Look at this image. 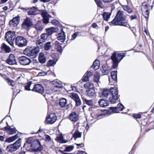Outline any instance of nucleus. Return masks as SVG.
I'll use <instances>...</instances> for the list:
<instances>
[{
    "instance_id": "obj_1",
    "label": "nucleus",
    "mask_w": 154,
    "mask_h": 154,
    "mask_svg": "<svg viewBox=\"0 0 154 154\" xmlns=\"http://www.w3.org/2000/svg\"><path fill=\"white\" fill-rule=\"evenodd\" d=\"M109 91L111 94L109 98V101L112 104L116 102L118 98V90L116 87H111L109 91L108 89H104L103 91L102 95L104 97H106L108 96Z\"/></svg>"
},
{
    "instance_id": "obj_2",
    "label": "nucleus",
    "mask_w": 154,
    "mask_h": 154,
    "mask_svg": "<svg viewBox=\"0 0 154 154\" xmlns=\"http://www.w3.org/2000/svg\"><path fill=\"white\" fill-rule=\"evenodd\" d=\"M124 13V12L123 11H118L116 16L114 20L111 21L112 23L114 25L126 26L127 23L125 22L126 16H123Z\"/></svg>"
},
{
    "instance_id": "obj_3",
    "label": "nucleus",
    "mask_w": 154,
    "mask_h": 154,
    "mask_svg": "<svg viewBox=\"0 0 154 154\" xmlns=\"http://www.w3.org/2000/svg\"><path fill=\"white\" fill-rule=\"evenodd\" d=\"M126 53L125 52L116 54L114 53L111 57V59L112 60L113 64L112 68L115 69L118 66V63L121 61L125 56Z\"/></svg>"
},
{
    "instance_id": "obj_4",
    "label": "nucleus",
    "mask_w": 154,
    "mask_h": 154,
    "mask_svg": "<svg viewBox=\"0 0 154 154\" xmlns=\"http://www.w3.org/2000/svg\"><path fill=\"white\" fill-rule=\"evenodd\" d=\"M39 52V49L38 48H33L29 46H27L23 51L25 54L28 56H36Z\"/></svg>"
},
{
    "instance_id": "obj_5",
    "label": "nucleus",
    "mask_w": 154,
    "mask_h": 154,
    "mask_svg": "<svg viewBox=\"0 0 154 154\" xmlns=\"http://www.w3.org/2000/svg\"><path fill=\"white\" fill-rule=\"evenodd\" d=\"M15 35V32L11 31H8L5 34V38L6 41L13 47H14Z\"/></svg>"
},
{
    "instance_id": "obj_6",
    "label": "nucleus",
    "mask_w": 154,
    "mask_h": 154,
    "mask_svg": "<svg viewBox=\"0 0 154 154\" xmlns=\"http://www.w3.org/2000/svg\"><path fill=\"white\" fill-rule=\"evenodd\" d=\"M21 139L19 138L13 144L7 146V150L8 152H12L17 150L21 146Z\"/></svg>"
},
{
    "instance_id": "obj_7",
    "label": "nucleus",
    "mask_w": 154,
    "mask_h": 154,
    "mask_svg": "<svg viewBox=\"0 0 154 154\" xmlns=\"http://www.w3.org/2000/svg\"><path fill=\"white\" fill-rule=\"evenodd\" d=\"M15 44L19 47H23L27 45V42L24 37L17 36L15 39Z\"/></svg>"
},
{
    "instance_id": "obj_8",
    "label": "nucleus",
    "mask_w": 154,
    "mask_h": 154,
    "mask_svg": "<svg viewBox=\"0 0 154 154\" xmlns=\"http://www.w3.org/2000/svg\"><path fill=\"white\" fill-rule=\"evenodd\" d=\"M150 7L149 4L146 2L143 3L141 7V11L142 14L146 18H148L149 14V8Z\"/></svg>"
},
{
    "instance_id": "obj_9",
    "label": "nucleus",
    "mask_w": 154,
    "mask_h": 154,
    "mask_svg": "<svg viewBox=\"0 0 154 154\" xmlns=\"http://www.w3.org/2000/svg\"><path fill=\"white\" fill-rule=\"evenodd\" d=\"M32 25L33 22L31 18L27 17L26 18L24 19L22 25V26L23 28L28 30Z\"/></svg>"
},
{
    "instance_id": "obj_10",
    "label": "nucleus",
    "mask_w": 154,
    "mask_h": 154,
    "mask_svg": "<svg viewBox=\"0 0 154 154\" xmlns=\"http://www.w3.org/2000/svg\"><path fill=\"white\" fill-rule=\"evenodd\" d=\"M69 96L75 101V106H78L81 105V100L77 94L75 93H72L70 94Z\"/></svg>"
},
{
    "instance_id": "obj_11",
    "label": "nucleus",
    "mask_w": 154,
    "mask_h": 154,
    "mask_svg": "<svg viewBox=\"0 0 154 154\" xmlns=\"http://www.w3.org/2000/svg\"><path fill=\"white\" fill-rule=\"evenodd\" d=\"M6 62L7 63L11 65L16 64L17 61L14 55L13 54H10L6 60Z\"/></svg>"
},
{
    "instance_id": "obj_12",
    "label": "nucleus",
    "mask_w": 154,
    "mask_h": 154,
    "mask_svg": "<svg viewBox=\"0 0 154 154\" xmlns=\"http://www.w3.org/2000/svg\"><path fill=\"white\" fill-rule=\"evenodd\" d=\"M19 61L20 63L23 65H29L31 62V60L29 58L24 56L20 57Z\"/></svg>"
},
{
    "instance_id": "obj_13",
    "label": "nucleus",
    "mask_w": 154,
    "mask_h": 154,
    "mask_svg": "<svg viewBox=\"0 0 154 154\" xmlns=\"http://www.w3.org/2000/svg\"><path fill=\"white\" fill-rule=\"evenodd\" d=\"M32 90L33 91L42 94L44 92V89L41 85L38 84L34 85Z\"/></svg>"
},
{
    "instance_id": "obj_14",
    "label": "nucleus",
    "mask_w": 154,
    "mask_h": 154,
    "mask_svg": "<svg viewBox=\"0 0 154 154\" xmlns=\"http://www.w3.org/2000/svg\"><path fill=\"white\" fill-rule=\"evenodd\" d=\"M57 117L55 114L51 113L47 118L46 122L48 124H52L56 121Z\"/></svg>"
},
{
    "instance_id": "obj_15",
    "label": "nucleus",
    "mask_w": 154,
    "mask_h": 154,
    "mask_svg": "<svg viewBox=\"0 0 154 154\" xmlns=\"http://www.w3.org/2000/svg\"><path fill=\"white\" fill-rule=\"evenodd\" d=\"M20 17L17 16L10 21L9 22V24L11 26H16L20 22Z\"/></svg>"
},
{
    "instance_id": "obj_16",
    "label": "nucleus",
    "mask_w": 154,
    "mask_h": 154,
    "mask_svg": "<svg viewBox=\"0 0 154 154\" xmlns=\"http://www.w3.org/2000/svg\"><path fill=\"white\" fill-rule=\"evenodd\" d=\"M69 119L72 122H77L79 119L78 116L77 114L74 112H72L68 116Z\"/></svg>"
},
{
    "instance_id": "obj_17",
    "label": "nucleus",
    "mask_w": 154,
    "mask_h": 154,
    "mask_svg": "<svg viewBox=\"0 0 154 154\" xmlns=\"http://www.w3.org/2000/svg\"><path fill=\"white\" fill-rule=\"evenodd\" d=\"M124 107L122 104L121 103H119L117 107H111L110 108V109L112 110L114 113H118L119 111H122Z\"/></svg>"
},
{
    "instance_id": "obj_18",
    "label": "nucleus",
    "mask_w": 154,
    "mask_h": 154,
    "mask_svg": "<svg viewBox=\"0 0 154 154\" xmlns=\"http://www.w3.org/2000/svg\"><path fill=\"white\" fill-rule=\"evenodd\" d=\"M86 93L87 96L90 98H94L96 96V93L94 89H89L86 91Z\"/></svg>"
},
{
    "instance_id": "obj_19",
    "label": "nucleus",
    "mask_w": 154,
    "mask_h": 154,
    "mask_svg": "<svg viewBox=\"0 0 154 154\" xmlns=\"http://www.w3.org/2000/svg\"><path fill=\"white\" fill-rule=\"evenodd\" d=\"M103 112L100 110H97L91 114L92 117L94 118L97 119L99 116L104 115Z\"/></svg>"
},
{
    "instance_id": "obj_20",
    "label": "nucleus",
    "mask_w": 154,
    "mask_h": 154,
    "mask_svg": "<svg viewBox=\"0 0 154 154\" xmlns=\"http://www.w3.org/2000/svg\"><path fill=\"white\" fill-rule=\"evenodd\" d=\"M93 74L92 72L87 71L82 78V81L86 82L89 80V78Z\"/></svg>"
},
{
    "instance_id": "obj_21",
    "label": "nucleus",
    "mask_w": 154,
    "mask_h": 154,
    "mask_svg": "<svg viewBox=\"0 0 154 154\" xmlns=\"http://www.w3.org/2000/svg\"><path fill=\"white\" fill-rule=\"evenodd\" d=\"M98 103L99 106L101 107H104L108 106L109 104V101L105 99H100Z\"/></svg>"
},
{
    "instance_id": "obj_22",
    "label": "nucleus",
    "mask_w": 154,
    "mask_h": 154,
    "mask_svg": "<svg viewBox=\"0 0 154 154\" xmlns=\"http://www.w3.org/2000/svg\"><path fill=\"white\" fill-rule=\"evenodd\" d=\"M38 11L37 8L35 7H33L30 8H29L27 11L28 14L29 15H35L37 13L36 12Z\"/></svg>"
},
{
    "instance_id": "obj_23",
    "label": "nucleus",
    "mask_w": 154,
    "mask_h": 154,
    "mask_svg": "<svg viewBox=\"0 0 154 154\" xmlns=\"http://www.w3.org/2000/svg\"><path fill=\"white\" fill-rule=\"evenodd\" d=\"M46 33L48 36L51 35L53 33L57 32L58 30V29L57 28L54 27H51L46 29Z\"/></svg>"
},
{
    "instance_id": "obj_24",
    "label": "nucleus",
    "mask_w": 154,
    "mask_h": 154,
    "mask_svg": "<svg viewBox=\"0 0 154 154\" xmlns=\"http://www.w3.org/2000/svg\"><path fill=\"white\" fill-rule=\"evenodd\" d=\"M54 44V47L57 50V51L61 53L62 52L63 49L61 46V44L57 41H55L53 43Z\"/></svg>"
},
{
    "instance_id": "obj_25",
    "label": "nucleus",
    "mask_w": 154,
    "mask_h": 154,
    "mask_svg": "<svg viewBox=\"0 0 154 154\" xmlns=\"http://www.w3.org/2000/svg\"><path fill=\"white\" fill-rule=\"evenodd\" d=\"M4 128L5 129V130L6 131V132L9 134H14L17 131V130L15 128H11L5 127Z\"/></svg>"
},
{
    "instance_id": "obj_26",
    "label": "nucleus",
    "mask_w": 154,
    "mask_h": 154,
    "mask_svg": "<svg viewBox=\"0 0 154 154\" xmlns=\"http://www.w3.org/2000/svg\"><path fill=\"white\" fill-rule=\"evenodd\" d=\"M38 60L39 62L41 63H44L46 62V59L43 53H40L38 56Z\"/></svg>"
},
{
    "instance_id": "obj_27",
    "label": "nucleus",
    "mask_w": 154,
    "mask_h": 154,
    "mask_svg": "<svg viewBox=\"0 0 154 154\" xmlns=\"http://www.w3.org/2000/svg\"><path fill=\"white\" fill-rule=\"evenodd\" d=\"M52 84L56 88H61L63 87L62 82L57 79L53 81Z\"/></svg>"
},
{
    "instance_id": "obj_28",
    "label": "nucleus",
    "mask_w": 154,
    "mask_h": 154,
    "mask_svg": "<svg viewBox=\"0 0 154 154\" xmlns=\"http://www.w3.org/2000/svg\"><path fill=\"white\" fill-rule=\"evenodd\" d=\"M55 140L57 142L60 143H65L68 141L64 140H63V137L62 134H59L55 139Z\"/></svg>"
},
{
    "instance_id": "obj_29",
    "label": "nucleus",
    "mask_w": 154,
    "mask_h": 154,
    "mask_svg": "<svg viewBox=\"0 0 154 154\" xmlns=\"http://www.w3.org/2000/svg\"><path fill=\"white\" fill-rule=\"evenodd\" d=\"M57 39L61 42L65 41V37L64 32L63 31L58 34V36L57 37Z\"/></svg>"
},
{
    "instance_id": "obj_30",
    "label": "nucleus",
    "mask_w": 154,
    "mask_h": 154,
    "mask_svg": "<svg viewBox=\"0 0 154 154\" xmlns=\"http://www.w3.org/2000/svg\"><path fill=\"white\" fill-rule=\"evenodd\" d=\"M100 63L99 60H96L93 63V64L91 66L92 68L94 69V70H96L100 67Z\"/></svg>"
},
{
    "instance_id": "obj_31",
    "label": "nucleus",
    "mask_w": 154,
    "mask_h": 154,
    "mask_svg": "<svg viewBox=\"0 0 154 154\" xmlns=\"http://www.w3.org/2000/svg\"><path fill=\"white\" fill-rule=\"evenodd\" d=\"M1 48L2 50H4L6 53H8L11 51V48L4 43L2 44Z\"/></svg>"
},
{
    "instance_id": "obj_32",
    "label": "nucleus",
    "mask_w": 154,
    "mask_h": 154,
    "mask_svg": "<svg viewBox=\"0 0 154 154\" xmlns=\"http://www.w3.org/2000/svg\"><path fill=\"white\" fill-rule=\"evenodd\" d=\"M35 27L37 30L38 31H42L44 28L43 26L40 22H38L35 25Z\"/></svg>"
},
{
    "instance_id": "obj_33",
    "label": "nucleus",
    "mask_w": 154,
    "mask_h": 154,
    "mask_svg": "<svg viewBox=\"0 0 154 154\" xmlns=\"http://www.w3.org/2000/svg\"><path fill=\"white\" fill-rule=\"evenodd\" d=\"M36 144L38 146V147L36 148H35L33 149V151L35 152H38V151H41L43 149V147L41 145L40 142L38 140H36L35 142Z\"/></svg>"
},
{
    "instance_id": "obj_34",
    "label": "nucleus",
    "mask_w": 154,
    "mask_h": 154,
    "mask_svg": "<svg viewBox=\"0 0 154 154\" xmlns=\"http://www.w3.org/2000/svg\"><path fill=\"white\" fill-rule=\"evenodd\" d=\"M54 41L52 40V42H48L45 44L44 47V49L46 51H48L52 47L51 44L53 43Z\"/></svg>"
},
{
    "instance_id": "obj_35",
    "label": "nucleus",
    "mask_w": 154,
    "mask_h": 154,
    "mask_svg": "<svg viewBox=\"0 0 154 154\" xmlns=\"http://www.w3.org/2000/svg\"><path fill=\"white\" fill-rule=\"evenodd\" d=\"M82 136V133L76 130L74 133L73 137L75 140L78 138H80Z\"/></svg>"
},
{
    "instance_id": "obj_36",
    "label": "nucleus",
    "mask_w": 154,
    "mask_h": 154,
    "mask_svg": "<svg viewBox=\"0 0 154 154\" xmlns=\"http://www.w3.org/2000/svg\"><path fill=\"white\" fill-rule=\"evenodd\" d=\"M57 59L50 60L47 63V65L48 66H51L55 65L57 61Z\"/></svg>"
},
{
    "instance_id": "obj_37",
    "label": "nucleus",
    "mask_w": 154,
    "mask_h": 154,
    "mask_svg": "<svg viewBox=\"0 0 154 154\" xmlns=\"http://www.w3.org/2000/svg\"><path fill=\"white\" fill-rule=\"evenodd\" d=\"M67 103V100L64 98L61 99L59 100V104L61 107L65 106Z\"/></svg>"
},
{
    "instance_id": "obj_38",
    "label": "nucleus",
    "mask_w": 154,
    "mask_h": 154,
    "mask_svg": "<svg viewBox=\"0 0 154 154\" xmlns=\"http://www.w3.org/2000/svg\"><path fill=\"white\" fill-rule=\"evenodd\" d=\"M18 137V135L16 134L12 137H9L6 140V142L8 143L11 142L17 139Z\"/></svg>"
},
{
    "instance_id": "obj_39",
    "label": "nucleus",
    "mask_w": 154,
    "mask_h": 154,
    "mask_svg": "<svg viewBox=\"0 0 154 154\" xmlns=\"http://www.w3.org/2000/svg\"><path fill=\"white\" fill-rule=\"evenodd\" d=\"M111 14L109 12H104L103 15V19L106 21H108L110 17Z\"/></svg>"
},
{
    "instance_id": "obj_40",
    "label": "nucleus",
    "mask_w": 154,
    "mask_h": 154,
    "mask_svg": "<svg viewBox=\"0 0 154 154\" xmlns=\"http://www.w3.org/2000/svg\"><path fill=\"white\" fill-rule=\"evenodd\" d=\"M84 87L85 88H88L89 89H93L94 88L93 84L90 82H88L84 85Z\"/></svg>"
},
{
    "instance_id": "obj_41",
    "label": "nucleus",
    "mask_w": 154,
    "mask_h": 154,
    "mask_svg": "<svg viewBox=\"0 0 154 154\" xmlns=\"http://www.w3.org/2000/svg\"><path fill=\"white\" fill-rule=\"evenodd\" d=\"M44 42L41 39H38L36 41V44L37 46V47L39 49V48H41L43 46V42Z\"/></svg>"
},
{
    "instance_id": "obj_42",
    "label": "nucleus",
    "mask_w": 154,
    "mask_h": 154,
    "mask_svg": "<svg viewBox=\"0 0 154 154\" xmlns=\"http://www.w3.org/2000/svg\"><path fill=\"white\" fill-rule=\"evenodd\" d=\"M117 71H112L111 72V76L112 79L115 81H117Z\"/></svg>"
},
{
    "instance_id": "obj_43",
    "label": "nucleus",
    "mask_w": 154,
    "mask_h": 154,
    "mask_svg": "<svg viewBox=\"0 0 154 154\" xmlns=\"http://www.w3.org/2000/svg\"><path fill=\"white\" fill-rule=\"evenodd\" d=\"M122 8L125 11H127L128 13H131L133 12V10L130 8L128 5H123Z\"/></svg>"
},
{
    "instance_id": "obj_44",
    "label": "nucleus",
    "mask_w": 154,
    "mask_h": 154,
    "mask_svg": "<svg viewBox=\"0 0 154 154\" xmlns=\"http://www.w3.org/2000/svg\"><path fill=\"white\" fill-rule=\"evenodd\" d=\"M100 75L99 73L96 72L94 75V80L96 82H98L99 81Z\"/></svg>"
},
{
    "instance_id": "obj_45",
    "label": "nucleus",
    "mask_w": 154,
    "mask_h": 154,
    "mask_svg": "<svg viewBox=\"0 0 154 154\" xmlns=\"http://www.w3.org/2000/svg\"><path fill=\"white\" fill-rule=\"evenodd\" d=\"M98 7L102 8H103L104 6L103 4L100 0H94Z\"/></svg>"
},
{
    "instance_id": "obj_46",
    "label": "nucleus",
    "mask_w": 154,
    "mask_h": 154,
    "mask_svg": "<svg viewBox=\"0 0 154 154\" xmlns=\"http://www.w3.org/2000/svg\"><path fill=\"white\" fill-rule=\"evenodd\" d=\"M5 80L7 82L9 85L12 86H14L15 83L13 80L8 78H6Z\"/></svg>"
},
{
    "instance_id": "obj_47",
    "label": "nucleus",
    "mask_w": 154,
    "mask_h": 154,
    "mask_svg": "<svg viewBox=\"0 0 154 154\" xmlns=\"http://www.w3.org/2000/svg\"><path fill=\"white\" fill-rule=\"evenodd\" d=\"M48 36L46 33H44L42 34L41 35V39L44 42L48 38Z\"/></svg>"
},
{
    "instance_id": "obj_48",
    "label": "nucleus",
    "mask_w": 154,
    "mask_h": 154,
    "mask_svg": "<svg viewBox=\"0 0 154 154\" xmlns=\"http://www.w3.org/2000/svg\"><path fill=\"white\" fill-rule=\"evenodd\" d=\"M74 146H68L66 147L65 149L64 150V152H70L72 151L73 149Z\"/></svg>"
},
{
    "instance_id": "obj_49",
    "label": "nucleus",
    "mask_w": 154,
    "mask_h": 154,
    "mask_svg": "<svg viewBox=\"0 0 154 154\" xmlns=\"http://www.w3.org/2000/svg\"><path fill=\"white\" fill-rule=\"evenodd\" d=\"M84 100L85 101V103L88 105L89 106H93V103L92 100H88L85 99Z\"/></svg>"
},
{
    "instance_id": "obj_50",
    "label": "nucleus",
    "mask_w": 154,
    "mask_h": 154,
    "mask_svg": "<svg viewBox=\"0 0 154 154\" xmlns=\"http://www.w3.org/2000/svg\"><path fill=\"white\" fill-rule=\"evenodd\" d=\"M102 72L103 74V75H106L109 73L108 70L106 69L105 68H103L101 69Z\"/></svg>"
},
{
    "instance_id": "obj_51",
    "label": "nucleus",
    "mask_w": 154,
    "mask_h": 154,
    "mask_svg": "<svg viewBox=\"0 0 154 154\" xmlns=\"http://www.w3.org/2000/svg\"><path fill=\"white\" fill-rule=\"evenodd\" d=\"M33 142V141L32 140V137L29 138L26 141V142L27 143L31 144L30 146L31 147H32V143Z\"/></svg>"
},
{
    "instance_id": "obj_52",
    "label": "nucleus",
    "mask_w": 154,
    "mask_h": 154,
    "mask_svg": "<svg viewBox=\"0 0 154 154\" xmlns=\"http://www.w3.org/2000/svg\"><path fill=\"white\" fill-rule=\"evenodd\" d=\"M31 84L30 83H28L25 86V88L26 90L27 91H30L31 89L30 88Z\"/></svg>"
},
{
    "instance_id": "obj_53",
    "label": "nucleus",
    "mask_w": 154,
    "mask_h": 154,
    "mask_svg": "<svg viewBox=\"0 0 154 154\" xmlns=\"http://www.w3.org/2000/svg\"><path fill=\"white\" fill-rule=\"evenodd\" d=\"M49 17H45L43 18V21L44 23L47 24L49 22Z\"/></svg>"
},
{
    "instance_id": "obj_54",
    "label": "nucleus",
    "mask_w": 154,
    "mask_h": 154,
    "mask_svg": "<svg viewBox=\"0 0 154 154\" xmlns=\"http://www.w3.org/2000/svg\"><path fill=\"white\" fill-rule=\"evenodd\" d=\"M42 15L43 16V18L49 17V15L48 13L44 11H43L42 13Z\"/></svg>"
},
{
    "instance_id": "obj_55",
    "label": "nucleus",
    "mask_w": 154,
    "mask_h": 154,
    "mask_svg": "<svg viewBox=\"0 0 154 154\" xmlns=\"http://www.w3.org/2000/svg\"><path fill=\"white\" fill-rule=\"evenodd\" d=\"M79 32H75L74 33L72 36V38L71 39L72 40H74L77 37V35L78 33Z\"/></svg>"
},
{
    "instance_id": "obj_56",
    "label": "nucleus",
    "mask_w": 154,
    "mask_h": 154,
    "mask_svg": "<svg viewBox=\"0 0 154 154\" xmlns=\"http://www.w3.org/2000/svg\"><path fill=\"white\" fill-rule=\"evenodd\" d=\"M133 116L134 118L136 119L140 118L141 117V115L139 114H134L133 115Z\"/></svg>"
},
{
    "instance_id": "obj_57",
    "label": "nucleus",
    "mask_w": 154,
    "mask_h": 154,
    "mask_svg": "<svg viewBox=\"0 0 154 154\" xmlns=\"http://www.w3.org/2000/svg\"><path fill=\"white\" fill-rule=\"evenodd\" d=\"M51 23L52 24L54 25H57L59 23V22L56 20H52Z\"/></svg>"
},
{
    "instance_id": "obj_58",
    "label": "nucleus",
    "mask_w": 154,
    "mask_h": 154,
    "mask_svg": "<svg viewBox=\"0 0 154 154\" xmlns=\"http://www.w3.org/2000/svg\"><path fill=\"white\" fill-rule=\"evenodd\" d=\"M45 139L46 141L48 142L50 141L51 140V137L48 135L45 136Z\"/></svg>"
},
{
    "instance_id": "obj_59",
    "label": "nucleus",
    "mask_w": 154,
    "mask_h": 154,
    "mask_svg": "<svg viewBox=\"0 0 154 154\" xmlns=\"http://www.w3.org/2000/svg\"><path fill=\"white\" fill-rule=\"evenodd\" d=\"M46 73L45 72H40L38 73V75L40 76H43L45 75Z\"/></svg>"
},
{
    "instance_id": "obj_60",
    "label": "nucleus",
    "mask_w": 154,
    "mask_h": 154,
    "mask_svg": "<svg viewBox=\"0 0 154 154\" xmlns=\"http://www.w3.org/2000/svg\"><path fill=\"white\" fill-rule=\"evenodd\" d=\"M104 3H109L112 2L114 0H102Z\"/></svg>"
},
{
    "instance_id": "obj_61",
    "label": "nucleus",
    "mask_w": 154,
    "mask_h": 154,
    "mask_svg": "<svg viewBox=\"0 0 154 154\" xmlns=\"http://www.w3.org/2000/svg\"><path fill=\"white\" fill-rule=\"evenodd\" d=\"M77 146H79L80 147H82L84 146V145L83 143L76 144L75 143Z\"/></svg>"
},
{
    "instance_id": "obj_62",
    "label": "nucleus",
    "mask_w": 154,
    "mask_h": 154,
    "mask_svg": "<svg viewBox=\"0 0 154 154\" xmlns=\"http://www.w3.org/2000/svg\"><path fill=\"white\" fill-rule=\"evenodd\" d=\"M21 9L23 10L24 11H28L29 8H23L22 7L21 8Z\"/></svg>"
},
{
    "instance_id": "obj_63",
    "label": "nucleus",
    "mask_w": 154,
    "mask_h": 154,
    "mask_svg": "<svg viewBox=\"0 0 154 154\" xmlns=\"http://www.w3.org/2000/svg\"><path fill=\"white\" fill-rule=\"evenodd\" d=\"M91 26L93 28H95L97 26V25L96 23H94Z\"/></svg>"
},
{
    "instance_id": "obj_64",
    "label": "nucleus",
    "mask_w": 154,
    "mask_h": 154,
    "mask_svg": "<svg viewBox=\"0 0 154 154\" xmlns=\"http://www.w3.org/2000/svg\"><path fill=\"white\" fill-rule=\"evenodd\" d=\"M137 17L135 15H131V20H134Z\"/></svg>"
}]
</instances>
